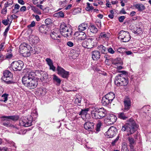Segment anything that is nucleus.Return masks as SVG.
I'll return each instance as SVG.
<instances>
[{"label":"nucleus","instance_id":"nucleus-1","mask_svg":"<svg viewBox=\"0 0 151 151\" xmlns=\"http://www.w3.org/2000/svg\"><path fill=\"white\" fill-rule=\"evenodd\" d=\"M35 76L34 73L31 72L23 77L22 82L25 86L30 89L36 88L38 85V82L35 78Z\"/></svg>","mask_w":151,"mask_h":151},{"label":"nucleus","instance_id":"nucleus-2","mask_svg":"<svg viewBox=\"0 0 151 151\" xmlns=\"http://www.w3.org/2000/svg\"><path fill=\"white\" fill-rule=\"evenodd\" d=\"M137 128V125L135 121L132 119L130 118L128 123L122 126L121 130L124 132L126 131L127 135L129 136L134 133Z\"/></svg>","mask_w":151,"mask_h":151},{"label":"nucleus","instance_id":"nucleus-3","mask_svg":"<svg viewBox=\"0 0 151 151\" xmlns=\"http://www.w3.org/2000/svg\"><path fill=\"white\" fill-rule=\"evenodd\" d=\"M38 113L36 109L32 111L31 115L28 116L22 117L19 120L20 126L24 127H28L31 125L33 118H35L37 116Z\"/></svg>","mask_w":151,"mask_h":151},{"label":"nucleus","instance_id":"nucleus-4","mask_svg":"<svg viewBox=\"0 0 151 151\" xmlns=\"http://www.w3.org/2000/svg\"><path fill=\"white\" fill-rule=\"evenodd\" d=\"M59 30L62 35L65 37H69L71 35L72 33L71 29L67 27L64 22L61 24Z\"/></svg>","mask_w":151,"mask_h":151},{"label":"nucleus","instance_id":"nucleus-5","mask_svg":"<svg viewBox=\"0 0 151 151\" xmlns=\"http://www.w3.org/2000/svg\"><path fill=\"white\" fill-rule=\"evenodd\" d=\"M32 47L30 45L24 42L19 47L20 51H22L21 53L26 57L30 56L31 54L30 51Z\"/></svg>","mask_w":151,"mask_h":151},{"label":"nucleus","instance_id":"nucleus-6","mask_svg":"<svg viewBox=\"0 0 151 151\" xmlns=\"http://www.w3.org/2000/svg\"><path fill=\"white\" fill-rule=\"evenodd\" d=\"M3 76L1 78L2 80L7 84L12 83V74L9 71L6 70L3 73Z\"/></svg>","mask_w":151,"mask_h":151},{"label":"nucleus","instance_id":"nucleus-7","mask_svg":"<svg viewBox=\"0 0 151 151\" xmlns=\"http://www.w3.org/2000/svg\"><path fill=\"white\" fill-rule=\"evenodd\" d=\"M119 38L124 42L129 41L131 38L129 33L124 30L121 31L119 33Z\"/></svg>","mask_w":151,"mask_h":151},{"label":"nucleus","instance_id":"nucleus-8","mask_svg":"<svg viewBox=\"0 0 151 151\" xmlns=\"http://www.w3.org/2000/svg\"><path fill=\"white\" fill-rule=\"evenodd\" d=\"M23 65V62L20 60L14 61L11 64V68L15 71L20 70L22 69Z\"/></svg>","mask_w":151,"mask_h":151},{"label":"nucleus","instance_id":"nucleus-9","mask_svg":"<svg viewBox=\"0 0 151 151\" xmlns=\"http://www.w3.org/2000/svg\"><path fill=\"white\" fill-rule=\"evenodd\" d=\"M117 132V129L115 127H111L106 132V136L108 138H111L114 137Z\"/></svg>","mask_w":151,"mask_h":151},{"label":"nucleus","instance_id":"nucleus-10","mask_svg":"<svg viewBox=\"0 0 151 151\" xmlns=\"http://www.w3.org/2000/svg\"><path fill=\"white\" fill-rule=\"evenodd\" d=\"M57 70L58 72V74L63 78L67 79L68 78L69 75V72L65 71L63 68L59 66H58Z\"/></svg>","mask_w":151,"mask_h":151},{"label":"nucleus","instance_id":"nucleus-11","mask_svg":"<svg viewBox=\"0 0 151 151\" xmlns=\"http://www.w3.org/2000/svg\"><path fill=\"white\" fill-rule=\"evenodd\" d=\"M51 37L53 39L56 40L58 42H60L61 41L60 38L61 35H60L59 31L58 29H55L52 31L50 34Z\"/></svg>","mask_w":151,"mask_h":151},{"label":"nucleus","instance_id":"nucleus-12","mask_svg":"<svg viewBox=\"0 0 151 151\" xmlns=\"http://www.w3.org/2000/svg\"><path fill=\"white\" fill-rule=\"evenodd\" d=\"M93 43V40L90 38L84 41L82 43V45L84 48L89 49L93 47L94 45Z\"/></svg>","mask_w":151,"mask_h":151},{"label":"nucleus","instance_id":"nucleus-13","mask_svg":"<svg viewBox=\"0 0 151 151\" xmlns=\"http://www.w3.org/2000/svg\"><path fill=\"white\" fill-rule=\"evenodd\" d=\"M124 107L123 111L126 112L128 111L131 107V99L128 97H127L124 100Z\"/></svg>","mask_w":151,"mask_h":151},{"label":"nucleus","instance_id":"nucleus-14","mask_svg":"<svg viewBox=\"0 0 151 151\" xmlns=\"http://www.w3.org/2000/svg\"><path fill=\"white\" fill-rule=\"evenodd\" d=\"M119 73H122V79L121 81V83L120 82L119 86H126L128 83V78L124 74H126L127 72L125 71H119Z\"/></svg>","mask_w":151,"mask_h":151},{"label":"nucleus","instance_id":"nucleus-15","mask_svg":"<svg viewBox=\"0 0 151 151\" xmlns=\"http://www.w3.org/2000/svg\"><path fill=\"white\" fill-rule=\"evenodd\" d=\"M116 119L117 117L116 116L114 115H112L106 120V122L107 124L111 125L115 122Z\"/></svg>","mask_w":151,"mask_h":151},{"label":"nucleus","instance_id":"nucleus-16","mask_svg":"<svg viewBox=\"0 0 151 151\" xmlns=\"http://www.w3.org/2000/svg\"><path fill=\"white\" fill-rule=\"evenodd\" d=\"M97 108L93 107L91 111V115L92 118L94 119H100L101 117L97 111Z\"/></svg>","mask_w":151,"mask_h":151},{"label":"nucleus","instance_id":"nucleus-17","mask_svg":"<svg viewBox=\"0 0 151 151\" xmlns=\"http://www.w3.org/2000/svg\"><path fill=\"white\" fill-rule=\"evenodd\" d=\"M94 123L92 122H88L84 125L85 129L89 131H92L93 128Z\"/></svg>","mask_w":151,"mask_h":151},{"label":"nucleus","instance_id":"nucleus-18","mask_svg":"<svg viewBox=\"0 0 151 151\" xmlns=\"http://www.w3.org/2000/svg\"><path fill=\"white\" fill-rule=\"evenodd\" d=\"M92 58L94 60L99 59L100 57V52L97 50H95L92 52Z\"/></svg>","mask_w":151,"mask_h":151},{"label":"nucleus","instance_id":"nucleus-19","mask_svg":"<svg viewBox=\"0 0 151 151\" xmlns=\"http://www.w3.org/2000/svg\"><path fill=\"white\" fill-rule=\"evenodd\" d=\"M88 24L86 22L80 24L78 28L79 32H82L85 30L88 27Z\"/></svg>","mask_w":151,"mask_h":151},{"label":"nucleus","instance_id":"nucleus-20","mask_svg":"<svg viewBox=\"0 0 151 151\" xmlns=\"http://www.w3.org/2000/svg\"><path fill=\"white\" fill-rule=\"evenodd\" d=\"M127 139L129 144V146L130 148H132L133 147H134L136 144V141L133 138L131 137L127 138Z\"/></svg>","mask_w":151,"mask_h":151},{"label":"nucleus","instance_id":"nucleus-21","mask_svg":"<svg viewBox=\"0 0 151 151\" xmlns=\"http://www.w3.org/2000/svg\"><path fill=\"white\" fill-rule=\"evenodd\" d=\"M97 110L98 112L101 119L106 116L107 112L106 110L104 108H101L99 109H97Z\"/></svg>","mask_w":151,"mask_h":151},{"label":"nucleus","instance_id":"nucleus-22","mask_svg":"<svg viewBox=\"0 0 151 151\" xmlns=\"http://www.w3.org/2000/svg\"><path fill=\"white\" fill-rule=\"evenodd\" d=\"M133 6L140 12H142L145 9V6L144 5L141 3L134 4Z\"/></svg>","mask_w":151,"mask_h":151},{"label":"nucleus","instance_id":"nucleus-23","mask_svg":"<svg viewBox=\"0 0 151 151\" xmlns=\"http://www.w3.org/2000/svg\"><path fill=\"white\" fill-rule=\"evenodd\" d=\"M122 77V73L118 74L115 78L114 83L117 86H119L120 82L121 83Z\"/></svg>","mask_w":151,"mask_h":151},{"label":"nucleus","instance_id":"nucleus-24","mask_svg":"<svg viewBox=\"0 0 151 151\" xmlns=\"http://www.w3.org/2000/svg\"><path fill=\"white\" fill-rule=\"evenodd\" d=\"M3 118H6L11 119L14 121H15L17 120L19 117L18 115H13L9 116H3L2 117Z\"/></svg>","mask_w":151,"mask_h":151},{"label":"nucleus","instance_id":"nucleus-25","mask_svg":"<svg viewBox=\"0 0 151 151\" xmlns=\"http://www.w3.org/2000/svg\"><path fill=\"white\" fill-rule=\"evenodd\" d=\"M2 123L3 125L7 127H12L13 126L9 119H4Z\"/></svg>","mask_w":151,"mask_h":151},{"label":"nucleus","instance_id":"nucleus-26","mask_svg":"<svg viewBox=\"0 0 151 151\" xmlns=\"http://www.w3.org/2000/svg\"><path fill=\"white\" fill-rule=\"evenodd\" d=\"M125 112H120L118 114V117L121 119L124 120H126L128 118V115L126 113H125Z\"/></svg>","mask_w":151,"mask_h":151},{"label":"nucleus","instance_id":"nucleus-27","mask_svg":"<svg viewBox=\"0 0 151 151\" xmlns=\"http://www.w3.org/2000/svg\"><path fill=\"white\" fill-rule=\"evenodd\" d=\"M101 103L104 106H107L109 104H111V102H110V100L105 96H103L102 98Z\"/></svg>","mask_w":151,"mask_h":151},{"label":"nucleus","instance_id":"nucleus-28","mask_svg":"<svg viewBox=\"0 0 151 151\" xmlns=\"http://www.w3.org/2000/svg\"><path fill=\"white\" fill-rule=\"evenodd\" d=\"M105 96L111 102L115 97V94L112 92H110Z\"/></svg>","mask_w":151,"mask_h":151},{"label":"nucleus","instance_id":"nucleus-29","mask_svg":"<svg viewBox=\"0 0 151 151\" xmlns=\"http://www.w3.org/2000/svg\"><path fill=\"white\" fill-rule=\"evenodd\" d=\"M88 30L93 33H97L98 29L96 27L93 25H90L88 27Z\"/></svg>","mask_w":151,"mask_h":151},{"label":"nucleus","instance_id":"nucleus-30","mask_svg":"<svg viewBox=\"0 0 151 151\" xmlns=\"http://www.w3.org/2000/svg\"><path fill=\"white\" fill-rule=\"evenodd\" d=\"M53 76L52 81L53 82L57 83L56 85L58 86L60 85L61 81L60 79L55 74L53 75Z\"/></svg>","mask_w":151,"mask_h":151},{"label":"nucleus","instance_id":"nucleus-31","mask_svg":"<svg viewBox=\"0 0 151 151\" xmlns=\"http://www.w3.org/2000/svg\"><path fill=\"white\" fill-rule=\"evenodd\" d=\"M80 34L79 37L78 38V40L79 41L84 40L86 38V33L83 32H80Z\"/></svg>","mask_w":151,"mask_h":151},{"label":"nucleus","instance_id":"nucleus-32","mask_svg":"<svg viewBox=\"0 0 151 151\" xmlns=\"http://www.w3.org/2000/svg\"><path fill=\"white\" fill-rule=\"evenodd\" d=\"M98 48L101 54H105L106 52L107 48L102 45L99 46Z\"/></svg>","mask_w":151,"mask_h":151},{"label":"nucleus","instance_id":"nucleus-33","mask_svg":"<svg viewBox=\"0 0 151 151\" xmlns=\"http://www.w3.org/2000/svg\"><path fill=\"white\" fill-rule=\"evenodd\" d=\"M89 110V109L88 108L82 109L81 111L79 112V115L80 116H86Z\"/></svg>","mask_w":151,"mask_h":151},{"label":"nucleus","instance_id":"nucleus-34","mask_svg":"<svg viewBox=\"0 0 151 151\" xmlns=\"http://www.w3.org/2000/svg\"><path fill=\"white\" fill-rule=\"evenodd\" d=\"M40 73L41 76L40 79L42 81H44L47 78L48 75L47 73L42 71H40Z\"/></svg>","mask_w":151,"mask_h":151},{"label":"nucleus","instance_id":"nucleus-35","mask_svg":"<svg viewBox=\"0 0 151 151\" xmlns=\"http://www.w3.org/2000/svg\"><path fill=\"white\" fill-rule=\"evenodd\" d=\"M12 50L10 48H9L7 51V53L6 55V58L7 59H10L13 56L12 53Z\"/></svg>","mask_w":151,"mask_h":151},{"label":"nucleus","instance_id":"nucleus-36","mask_svg":"<svg viewBox=\"0 0 151 151\" xmlns=\"http://www.w3.org/2000/svg\"><path fill=\"white\" fill-rule=\"evenodd\" d=\"M9 94L6 93H4L2 95L1 97L2 98V99L0 100L1 101H3L4 102H6L8 100V97Z\"/></svg>","mask_w":151,"mask_h":151},{"label":"nucleus","instance_id":"nucleus-37","mask_svg":"<svg viewBox=\"0 0 151 151\" xmlns=\"http://www.w3.org/2000/svg\"><path fill=\"white\" fill-rule=\"evenodd\" d=\"M109 34L105 32H101L100 36V37H101L105 39H108L109 36Z\"/></svg>","mask_w":151,"mask_h":151},{"label":"nucleus","instance_id":"nucleus-38","mask_svg":"<svg viewBox=\"0 0 151 151\" xmlns=\"http://www.w3.org/2000/svg\"><path fill=\"white\" fill-rule=\"evenodd\" d=\"M121 151H129L126 143H124L122 145Z\"/></svg>","mask_w":151,"mask_h":151},{"label":"nucleus","instance_id":"nucleus-39","mask_svg":"<svg viewBox=\"0 0 151 151\" xmlns=\"http://www.w3.org/2000/svg\"><path fill=\"white\" fill-rule=\"evenodd\" d=\"M134 33L135 34H139L142 33V28L141 27H137L136 28V29L135 31H134Z\"/></svg>","mask_w":151,"mask_h":151},{"label":"nucleus","instance_id":"nucleus-40","mask_svg":"<svg viewBox=\"0 0 151 151\" xmlns=\"http://www.w3.org/2000/svg\"><path fill=\"white\" fill-rule=\"evenodd\" d=\"M149 108V106H144L142 108V110L143 111V112L145 113L146 114L147 113L148 114V115L149 114V112H148L149 111V110L148 109Z\"/></svg>","mask_w":151,"mask_h":151},{"label":"nucleus","instance_id":"nucleus-41","mask_svg":"<svg viewBox=\"0 0 151 151\" xmlns=\"http://www.w3.org/2000/svg\"><path fill=\"white\" fill-rule=\"evenodd\" d=\"M32 1L34 4L37 5L41 4L43 2L41 0H32Z\"/></svg>","mask_w":151,"mask_h":151},{"label":"nucleus","instance_id":"nucleus-42","mask_svg":"<svg viewBox=\"0 0 151 151\" xmlns=\"http://www.w3.org/2000/svg\"><path fill=\"white\" fill-rule=\"evenodd\" d=\"M12 21H11L10 22L9 24V25H8V27L5 29V31L4 32V36H6L7 33L8 31H9V29L10 27V26L11 25V24L12 23Z\"/></svg>","mask_w":151,"mask_h":151},{"label":"nucleus","instance_id":"nucleus-43","mask_svg":"<svg viewBox=\"0 0 151 151\" xmlns=\"http://www.w3.org/2000/svg\"><path fill=\"white\" fill-rule=\"evenodd\" d=\"M108 52L111 54H113L115 53V50L111 47H108L107 48Z\"/></svg>","mask_w":151,"mask_h":151},{"label":"nucleus","instance_id":"nucleus-44","mask_svg":"<svg viewBox=\"0 0 151 151\" xmlns=\"http://www.w3.org/2000/svg\"><path fill=\"white\" fill-rule=\"evenodd\" d=\"M45 23L47 25H49L52 23V22L50 18H48L45 19Z\"/></svg>","mask_w":151,"mask_h":151},{"label":"nucleus","instance_id":"nucleus-45","mask_svg":"<svg viewBox=\"0 0 151 151\" xmlns=\"http://www.w3.org/2000/svg\"><path fill=\"white\" fill-rule=\"evenodd\" d=\"M81 99L80 98H76L75 99L74 102L75 104H76L78 105H80V104L81 103Z\"/></svg>","mask_w":151,"mask_h":151},{"label":"nucleus","instance_id":"nucleus-46","mask_svg":"<svg viewBox=\"0 0 151 151\" xmlns=\"http://www.w3.org/2000/svg\"><path fill=\"white\" fill-rule=\"evenodd\" d=\"M47 64L48 65H50L53 63L52 60L50 58H47L45 60Z\"/></svg>","mask_w":151,"mask_h":151},{"label":"nucleus","instance_id":"nucleus-47","mask_svg":"<svg viewBox=\"0 0 151 151\" xmlns=\"http://www.w3.org/2000/svg\"><path fill=\"white\" fill-rule=\"evenodd\" d=\"M9 2H10V3H9V2H7L6 3L4 4V7L7 8V7L11 6L12 4L13 1L12 0H10Z\"/></svg>","mask_w":151,"mask_h":151},{"label":"nucleus","instance_id":"nucleus-48","mask_svg":"<svg viewBox=\"0 0 151 151\" xmlns=\"http://www.w3.org/2000/svg\"><path fill=\"white\" fill-rule=\"evenodd\" d=\"M101 123L100 122L96 124V131L99 132L100 130V128L101 126Z\"/></svg>","mask_w":151,"mask_h":151},{"label":"nucleus","instance_id":"nucleus-49","mask_svg":"<svg viewBox=\"0 0 151 151\" xmlns=\"http://www.w3.org/2000/svg\"><path fill=\"white\" fill-rule=\"evenodd\" d=\"M119 63H116L115 64V68H116L118 70H121L122 69V67L121 66H119Z\"/></svg>","mask_w":151,"mask_h":151},{"label":"nucleus","instance_id":"nucleus-50","mask_svg":"<svg viewBox=\"0 0 151 151\" xmlns=\"http://www.w3.org/2000/svg\"><path fill=\"white\" fill-rule=\"evenodd\" d=\"M49 68L50 70H52L54 71H55V67L53 65V63L49 65Z\"/></svg>","mask_w":151,"mask_h":151},{"label":"nucleus","instance_id":"nucleus-51","mask_svg":"<svg viewBox=\"0 0 151 151\" xmlns=\"http://www.w3.org/2000/svg\"><path fill=\"white\" fill-rule=\"evenodd\" d=\"M66 0L63 1H60L59 2V4L61 7H64L66 4Z\"/></svg>","mask_w":151,"mask_h":151},{"label":"nucleus","instance_id":"nucleus-52","mask_svg":"<svg viewBox=\"0 0 151 151\" xmlns=\"http://www.w3.org/2000/svg\"><path fill=\"white\" fill-rule=\"evenodd\" d=\"M119 139V137L117 136V137L113 141L111 142V144L112 145H115V143L116 142L118 141Z\"/></svg>","mask_w":151,"mask_h":151},{"label":"nucleus","instance_id":"nucleus-53","mask_svg":"<svg viewBox=\"0 0 151 151\" xmlns=\"http://www.w3.org/2000/svg\"><path fill=\"white\" fill-rule=\"evenodd\" d=\"M4 55H3L1 53H0V61L2 62L5 59Z\"/></svg>","mask_w":151,"mask_h":151},{"label":"nucleus","instance_id":"nucleus-54","mask_svg":"<svg viewBox=\"0 0 151 151\" xmlns=\"http://www.w3.org/2000/svg\"><path fill=\"white\" fill-rule=\"evenodd\" d=\"M35 21L32 22L31 24L27 26L28 27H33L35 25Z\"/></svg>","mask_w":151,"mask_h":151},{"label":"nucleus","instance_id":"nucleus-55","mask_svg":"<svg viewBox=\"0 0 151 151\" xmlns=\"http://www.w3.org/2000/svg\"><path fill=\"white\" fill-rule=\"evenodd\" d=\"M4 48V43H1L0 45V51L3 50Z\"/></svg>","mask_w":151,"mask_h":151},{"label":"nucleus","instance_id":"nucleus-56","mask_svg":"<svg viewBox=\"0 0 151 151\" xmlns=\"http://www.w3.org/2000/svg\"><path fill=\"white\" fill-rule=\"evenodd\" d=\"M67 45L70 47H72L74 45V43L71 41H68L67 43Z\"/></svg>","mask_w":151,"mask_h":151},{"label":"nucleus","instance_id":"nucleus-57","mask_svg":"<svg viewBox=\"0 0 151 151\" xmlns=\"http://www.w3.org/2000/svg\"><path fill=\"white\" fill-rule=\"evenodd\" d=\"M125 18V17L124 16H121L119 17V22H122L123 21Z\"/></svg>","mask_w":151,"mask_h":151},{"label":"nucleus","instance_id":"nucleus-58","mask_svg":"<svg viewBox=\"0 0 151 151\" xmlns=\"http://www.w3.org/2000/svg\"><path fill=\"white\" fill-rule=\"evenodd\" d=\"M7 12L6 8L4 6L1 11V13L3 14H5Z\"/></svg>","mask_w":151,"mask_h":151},{"label":"nucleus","instance_id":"nucleus-59","mask_svg":"<svg viewBox=\"0 0 151 151\" xmlns=\"http://www.w3.org/2000/svg\"><path fill=\"white\" fill-rule=\"evenodd\" d=\"M26 7L25 6H23L20 9V11L24 12L26 11Z\"/></svg>","mask_w":151,"mask_h":151},{"label":"nucleus","instance_id":"nucleus-60","mask_svg":"<svg viewBox=\"0 0 151 151\" xmlns=\"http://www.w3.org/2000/svg\"><path fill=\"white\" fill-rule=\"evenodd\" d=\"M124 48L122 47H119L117 49V51L120 53H122L123 52V50L124 49Z\"/></svg>","mask_w":151,"mask_h":151},{"label":"nucleus","instance_id":"nucleus-61","mask_svg":"<svg viewBox=\"0 0 151 151\" xmlns=\"http://www.w3.org/2000/svg\"><path fill=\"white\" fill-rule=\"evenodd\" d=\"M93 7L92 6H90L89 7H87L86 8V10L90 11L93 10Z\"/></svg>","mask_w":151,"mask_h":151},{"label":"nucleus","instance_id":"nucleus-62","mask_svg":"<svg viewBox=\"0 0 151 151\" xmlns=\"http://www.w3.org/2000/svg\"><path fill=\"white\" fill-rule=\"evenodd\" d=\"M30 7H31V9L32 10L35 12H37V10L38 9L35 6H30Z\"/></svg>","mask_w":151,"mask_h":151},{"label":"nucleus","instance_id":"nucleus-63","mask_svg":"<svg viewBox=\"0 0 151 151\" xmlns=\"http://www.w3.org/2000/svg\"><path fill=\"white\" fill-rule=\"evenodd\" d=\"M2 22L5 26L7 25L8 24V22L5 19L3 20L2 21Z\"/></svg>","mask_w":151,"mask_h":151},{"label":"nucleus","instance_id":"nucleus-64","mask_svg":"<svg viewBox=\"0 0 151 151\" xmlns=\"http://www.w3.org/2000/svg\"><path fill=\"white\" fill-rule=\"evenodd\" d=\"M58 14L59 16L60 17H64V13L61 11L59 12Z\"/></svg>","mask_w":151,"mask_h":151}]
</instances>
